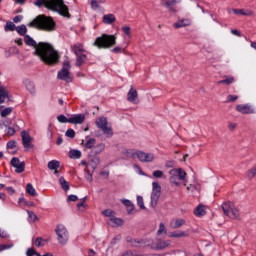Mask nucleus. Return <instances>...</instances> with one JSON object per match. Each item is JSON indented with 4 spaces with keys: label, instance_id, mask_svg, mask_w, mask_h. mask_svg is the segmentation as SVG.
<instances>
[{
    "label": "nucleus",
    "instance_id": "2eb2a0df",
    "mask_svg": "<svg viewBox=\"0 0 256 256\" xmlns=\"http://www.w3.org/2000/svg\"><path fill=\"white\" fill-rule=\"evenodd\" d=\"M11 165L14 167L16 173H23L25 171V162L19 160L17 157L12 158Z\"/></svg>",
    "mask_w": 256,
    "mask_h": 256
},
{
    "label": "nucleus",
    "instance_id": "338daca9",
    "mask_svg": "<svg viewBox=\"0 0 256 256\" xmlns=\"http://www.w3.org/2000/svg\"><path fill=\"white\" fill-rule=\"evenodd\" d=\"M9 121L3 120L0 121V129H3L4 127H8Z\"/></svg>",
    "mask_w": 256,
    "mask_h": 256
},
{
    "label": "nucleus",
    "instance_id": "4be33fe9",
    "mask_svg": "<svg viewBox=\"0 0 256 256\" xmlns=\"http://www.w3.org/2000/svg\"><path fill=\"white\" fill-rule=\"evenodd\" d=\"M89 3L93 11H99V9H101V5H105L107 0H89Z\"/></svg>",
    "mask_w": 256,
    "mask_h": 256
},
{
    "label": "nucleus",
    "instance_id": "79ce46f5",
    "mask_svg": "<svg viewBox=\"0 0 256 256\" xmlns=\"http://www.w3.org/2000/svg\"><path fill=\"white\" fill-rule=\"evenodd\" d=\"M16 31L19 35H25V33H27V26L20 25V26L16 27Z\"/></svg>",
    "mask_w": 256,
    "mask_h": 256
},
{
    "label": "nucleus",
    "instance_id": "1a4fd4ad",
    "mask_svg": "<svg viewBox=\"0 0 256 256\" xmlns=\"http://www.w3.org/2000/svg\"><path fill=\"white\" fill-rule=\"evenodd\" d=\"M69 69H71V63L66 60L63 63L61 71L58 72V79L66 81V83H71L73 81V76H71V72H69Z\"/></svg>",
    "mask_w": 256,
    "mask_h": 256
},
{
    "label": "nucleus",
    "instance_id": "2f4dec72",
    "mask_svg": "<svg viewBox=\"0 0 256 256\" xmlns=\"http://www.w3.org/2000/svg\"><path fill=\"white\" fill-rule=\"evenodd\" d=\"M47 243H49V239H45V238H36L34 245L36 247H45V245H47Z\"/></svg>",
    "mask_w": 256,
    "mask_h": 256
},
{
    "label": "nucleus",
    "instance_id": "72a5a7b5",
    "mask_svg": "<svg viewBox=\"0 0 256 256\" xmlns=\"http://www.w3.org/2000/svg\"><path fill=\"white\" fill-rule=\"evenodd\" d=\"M136 201H137V205L140 209H142L143 211H145V209H147V207H145V200L143 199V196H141V195L136 196Z\"/></svg>",
    "mask_w": 256,
    "mask_h": 256
},
{
    "label": "nucleus",
    "instance_id": "c756f323",
    "mask_svg": "<svg viewBox=\"0 0 256 256\" xmlns=\"http://www.w3.org/2000/svg\"><path fill=\"white\" fill-rule=\"evenodd\" d=\"M9 97V92L0 84V105Z\"/></svg>",
    "mask_w": 256,
    "mask_h": 256
},
{
    "label": "nucleus",
    "instance_id": "58836bf2",
    "mask_svg": "<svg viewBox=\"0 0 256 256\" xmlns=\"http://www.w3.org/2000/svg\"><path fill=\"white\" fill-rule=\"evenodd\" d=\"M152 176L154 179H163L165 178V172H163V170H154Z\"/></svg>",
    "mask_w": 256,
    "mask_h": 256
},
{
    "label": "nucleus",
    "instance_id": "e433bc0d",
    "mask_svg": "<svg viewBox=\"0 0 256 256\" xmlns=\"http://www.w3.org/2000/svg\"><path fill=\"white\" fill-rule=\"evenodd\" d=\"M69 157H70V159H81V151L80 150H70Z\"/></svg>",
    "mask_w": 256,
    "mask_h": 256
},
{
    "label": "nucleus",
    "instance_id": "a19ab883",
    "mask_svg": "<svg viewBox=\"0 0 256 256\" xmlns=\"http://www.w3.org/2000/svg\"><path fill=\"white\" fill-rule=\"evenodd\" d=\"M102 215H104V217H107L108 219H113L115 216V212L111 209H106L102 211Z\"/></svg>",
    "mask_w": 256,
    "mask_h": 256
},
{
    "label": "nucleus",
    "instance_id": "f03ea898",
    "mask_svg": "<svg viewBox=\"0 0 256 256\" xmlns=\"http://www.w3.org/2000/svg\"><path fill=\"white\" fill-rule=\"evenodd\" d=\"M34 5L36 7H46V9L56 11L60 15H63V17H69V8L63 0H36Z\"/></svg>",
    "mask_w": 256,
    "mask_h": 256
},
{
    "label": "nucleus",
    "instance_id": "37998d69",
    "mask_svg": "<svg viewBox=\"0 0 256 256\" xmlns=\"http://www.w3.org/2000/svg\"><path fill=\"white\" fill-rule=\"evenodd\" d=\"M233 81H235V78L227 77L226 79L221 80L218 83H219V85H222V84H224V85H231V83H233Z\"/></svg>",
    "mask_w": 256,
    "mask_h": 256
},
{
    "label": "nucleus",
    "instance_id": "774afa93",
    "mask_svg": "<svg viewBox=\"0 0 256 256\" xmlns=\"http://www.w3.org/2000/svg\"><path fill=\"white\" fill-rule=\"evenodd\" d=\"M0 237L5 238L8 237V234L5 232V230L0 228Z\"/></svg>",
    "mask_w": 256,
    "mask_h": 256
},
{
    "label": "nucleus",
    "instance_id": "f704fd0d",
    "mask_svg": "<svg viewBox=\"0 0 256 256\" xmlns=\"http://www.w3.org/2000/svg\"><path fill=\"white\" fill-rule=\"evenodd\" d=\"M26 192L31 197H35V195H37V190H35V187H33V184H27L26 185Z\"/></svg>",
    "mask_w": 256,
    "mask_h": 256
},
{
    "label": "nucleus",
    "instance_id": "7ed1b4c3",
    "mask_svg": "<svg viewBox=\"0 0 256 256\" xmlns=\"http://www.w3.org/2000/svg\"><path fill=\"white\" fill-rule=\"evenodd\" d=\"M171 187H181L187 179V172L183 168H172L168 172Z\"/></svg>",
    "mask_w": 256,
    "mask_h": 256
},
{
    "label": "nucleus",
    "instance_id": "9b49d317",
    "mask_svg": "<svg viewBox=\"0 0 256 256\" xmlns=\"http://www.w3.org/2000/svg\"><path fill=\"white\" fill-rule=\"evenodd\" d=\"M21 137L24 149H26V151H31V149H33L34 147L33 137H31V135H29V132L27 131H22Z\"/></svg>",
    "mask_w": 256,
    "mask_h": 256
},
{
    "label": "nucleus",
    "instance_id": "69168bd1",
    "mask_svg": "<svg viewBox=\"0 0 256 256\" xmlns=\"http://www.w3.org/2000/svg\"><path fill=\"white\" fill-rule=\"evenodd\" d=\"M78 199L79 197H77V195H69L67 201L75 202V201H78Z\"/></svg>",
    "mask_w": 256,
    "mask_h": 256
},
{
    "label": "nucleus",
    "instance_id": "cd10ccee",
    "mask_svg": "<svg viewBox=\"0 0 256 256\" xmlns=\"http://www.w3.org/2000/svg\"><path fill=\"white\" fill-rule=\"evenodd\" d=\"M102 21L105 25H112V23H115V21H117V18H115V15L113 14H106L103 16Z\"/></svg>",
    "mask_w": 256,
    "mask_h": 256
},
{
    "label": "nucleus",
    "instance_id": "bf43d9fd",
    "mask_svg": "<svg viewBox=\"0 0 256 256\" xmlns=\"http://www.w3.org/2000/svg\"><path fill=\"white\" fill-rule=\"evenodd\" d=\"M66 137H70L71 139H73V137H75V130L73 129H68L66 131Z\"/></svg>",
    "mask_w": 256,
    "mask_h": 256
},
{
    "label": "nucleus",
    "instance_id": "423d86ee",
    "mask_svg": "<svg viewBox=\"0 0 256 256\" xmlns=\"http://www.w3.org/2000/svg\"><path fill=\"white\" fill-rule=\"evenodd\" d=\"M95 126L102 131L105 137H113V127L105 116H101L95 120Z\"/></svg>",
    "mask_w": 256,
    "mask_h": 256
},
{
    "label": "nucleus",
    "instance_id": "de8ad7c7",
    "mask_svg": "<svg viewBox=\"0 0 256 256\" xmlns=\"http://www.w3.org/2000/svg\"><path fill=\"white\" fill-rule=\"evenodd\" d=\"M158 235H167V228H165V224L161 223L158 229Z\"/></svg>",
    "mask_w": 256,
    "mask_h": 256
},
{
    "label": "nucleus",
    "instance_id": "7c9ffc66",
    "mask_svg": "<svg viewBox=\"0 0 256 256\" xmlns=\"http://www.w3.org/2000/svg\"><path fill=\"white\" fill-rule=\"evenodd\" d=\"M185 225V219H174L171 221V227L178 229V227H183Z\"/></svg>",
    "mask_w": 256,
    "mask_h": 256
},
{
    "label": "nucleus",
    "instance_id": "4c0bfd02",
    "mask_svg": "<svg viewBox=\"0 0 256 256\" xmlns=\"http://www.w3.org/2000/svg\"><path fill=\"white\" fill-rule=\"evenodd\" d=\"M103 151H105V143H99L94 147V153L96 155L103 153Z\"/></svg>",
    "mask_w": 256,
    "mask_h": 256
},
{
    "label": "nucleus",
    "instance_id": "aec40b11",
    "mask_svg": "<svg viewBox=\"0 0 256 256\" xmlns=\"http://www.w3.org/2000/svg\"><path fill=\"white\" fill-rule=\"evenodd\" d=\"M47 167L48 169H50V171L54 172V175H59V168L61 167V162L57 160H51L48 162Z\"/></svg>",
    "mask_w": 256,
    "mask_h": 256
},
{
    "label": "nucleus",
    "instance_id": "8fccbe9b",
    "mask_svg": "<svg viewBox=\"0 0 256 256\" xmlns=\"http://www.w3.org/2000/svg\"><path fill=\"white\" fill-rule=\"evenodd\" d=\"M13 243L1 244L0 251H7L8 249H12Z\"/></svg>",
    "mask_w": 256,
    "mask_h": 256
},
{
    "label": "nucleus",
    "instance_id": "a18cd8bd",
    "mask_svg": "<svg viewBox=\"0 0 256 256\" xmlns=\"http://www.w3.org/2000/svg\"><path fill=\"white\" fill-rule=\"evenodd\" d=\"M5 133L9 136L12 137V135H15V128L9 126V122H8V126L5 129Z\"/></svg>",
    "mask_w": 256,
    "mask_h": 256
},
{
    "label": "nucleus",
    "instance_id": "ddd939ff",
    "mask_svg": "<svg viewBox=\"0 0 256 256\" xmlns=\"http://www.w3.org/2000/svg\"><path fill=\"white\" fill-rule=\"evenodd\" d=\"M144 245L146 247H151L152 249H166L171 245V241H160L157 245H153V240L149 239L144 241Z\"/></svg>",
    "mask_w": 256,
    "mask_h": 256
},
{
    "label": "nucleus",
    "instance_id": "393cba45",
    "mask_svg": "<svg viewBox=\"0 0 256 256\" xmlns=\"http://www.w3.org/2000/svg\"><path fill=\"white\" fill-rule=\"evenodd\" d=\"M95 143H97V140H95V138L88 137L86 140H82L81 145L86 149H93V147H95Z\"/></svg>",
    "mask_w": 256,
    "mask_h": 256
},
{
    "label": "nucleus",
    "instance_id": "20e7f679",
    "mask_svg": "<svg viewBox=\"0 0 256 256\" xmlns=\"http://www.w3.org/2000/svg\"><path fill=\"white\" fill-rule=\"evenodd\" d=\"M30 27L43 29V31H53V29H55V22H53V19H51V17L40 15L30 23Z\"/></svg>",
    "mask_w": 256,
    "mask_h": 256
},
{
    "label": "nucleus",
    "instance_id": "864d4df0",
    "mask_svg": "<svg viewBox=\"0 0 256 256\" xmlns=\"http://www.w3.org/2000/svg\"><path fill=\"white\" fill-rule=\"evenodd\" d=\"M122 31L125 34L126 37H131V27L129 26H123Z\"/></svg>",
    "mask_w": 256,
    "mask_h": 256
},
{
    "label": "nucleus",
    "instance_id": "dca6fc26",
    "mask_svg": "<svg viewBox=\"0 0 256 256\" xmlns=\"http://www.w3.org/2000/svg\"><path fill=\"white\" fill-rule=\"evenodd\" d=\"M230 15H244V17H253L255 12L251 9H231L229 10Z\"/></svg>",
    "mask_w": 256,
    "mask_h": 256
},
{
    "label": "nucleus",
    "instance_id": "412c9836",
    "mask_svg": "<svg viewBox=\"0 0 256 256\" xmlns=\"http://www.w3.org/2000/svg\"><path fill=\"white\" fill-rule=\"evenodd\" d=\"M87 197L82 198L79 203H77L76 208L78 213H85L87 209H89V205L87 204Z\"/></svg>",
    "mask_w": 256,
    "mask_h": 256
},
{
    "label": "nucleus",
    "instance_id": "49530a36",
    "mask_svg": "<svg viewBox=\"0 0 256 256\" xmlns=\"http://www.w3.org/2000/svg\"><path fill=\"white\" fill-rule=\"evenodd\" d=\"M17 29V26L13 22H7L5 26V31H15Z\"/></svg>",
    "mask_w": 256,
    "mask_h": 256
},
{
    "label": "nucleus",
    "instance_id": "9d476101",
    "mask_svg": "<svg viewBox=\"0 0 256 256\" xmlns=\"http://www.w3.org/2000/svg\"><path fill=\"white\" fill-rule=\"evenodd\" d=\"M159 197H161V184H159V182L157 181H153L152 190L150 194L152 207H156L157 202L159 201Z\"/></svg>",
    "mask_w": 256,
    "mask_h": 256
},
{
    "label": "nucleus",
    "instance_id": "bb28decb",
    "mask_svg": "<svg viewBox=\"0 0 256 256\" xmlns=\"http://www.w3.org/2000/svg\"><path fill=\"white\" fill-rule=\"evenodd\" d=\"M206 213H207V207H205L204 205H198L194 209V215L196 217H203L204 215H206Z\"/></svg>",
    "mask_w": 256,
    "mask_h": 256
},
{
    "label": "nucleus",
    "instance_id": "4468645a",
    "mask_svg": "<svg viewBox=\"0 0 256 256\" xmlns=\"http://www.w3.org/2000/svg\"><path fill=\"white\" fill-rule=\"evenodd\" d=\"M22 83L27 91L30 92L31 95H35L37 93V87L35 86V82L29 78H24Z\"/></svg>",
    "mask_w": 256,
    "mask_h": 256
},
{
    "label": "nucleus",
    "instance_id": "f257e3e1",
    "mask_svg": "<svg viewBox=\"0 0 256 256\" xmlns=\"http://www.w3.org/2000/svg\"><path fill=\"white\" fill-rule=\"evenodd\" d=\"M24 42L29 47H34L35 55H37V57H39L44 63L53 65V63H57V61H59V54L51 44L43 42L37 44V42H35L29 35L24 36Z\"/></svg>",
    "mask_w": 256,
    "mask_h": 256
},
{
    "label": "nucleus",
    "instance_id": "a211bd4d",
    "mask_svg": "<svg viewBox=\"0 0 256 256\" xmlns=\"http://www.w3.org/2000/svg\"><path fill=\"white\" fill-rule=\"evenodd\" d=\"M189 235V230H175L168 233V237L172 239H183Z\"/></svg>",
    "mask_w": 256,
    "mask_h": 256
},
{
    "label": "nucleus",
    "instance_id": "4d7b16f0",
    "mask_svg": "<svg viewBox=\"0 0 256 256\" xmlns=\"http://www.w3.org/2000/svg\"><path fill=\"white\" fill-rule=\"evenodd\" d=\"M113 53H123L125 52V48L121 47V46H116L115 48H113L111 50Z\"/></svg>",
    "mask_w": 256,
    "mask_h": 256
},
{
    "label": "nucleus",
    "instance_id": "6ab92c4d",
    "mask_svg": "<svg viewBox=\"0 0 256 256\" xmlns=\"http://www.w3.org/2000/svg\"><path fill=\"white\" fill-rule=\"evenodd\" d=\"M85 122V115L83 114H74L70 118H68V123H72L73 125H81V123Z\"/></svg>",
    "mask_w": 256,
    "mask_h": 256
},
{
    "label": "nucleus",
    "instance_id": "6e6d98bb",
    "mask_svg": "<svg viewBox=\"0 0 256 256\" xmlns=\"http://www.w3.org/2000/svg\"><path fill=\"white\" fill-rule=\"evenodd\" d=\"M57 121L59 123H69V118H66L65 115H59Z\"/></svg>",
    "mask_w": 256,
    "mask_h": 256
},
{
    "label": "nucleus",
    "instance_id": "39448f33",
    "mask_svg": "<svg viewBox=\"0 0 256 256\" xmlns=\"http://www.w3.org/2000/svg\"><path fill=\"white\" fill-rule=\"evenodd\" d=\"M117 43V37L115 35L102 34L96 38L93 45L98 49H111Z\"/></svg>",
    "mask_w": 256,
    "mask_h": 256
},
{
    "label": "nucleus",
    "instance_id": "5fc2aeb1",
    "mask_svg": "<svg viewBox=\"0 0 256 256\" xmlns=\"http://www.w3.org/2000/svg\"><path fill=\"white\" fill-rule=\"evenodd\" d=\"M26 255L27 256H37V255H39V253H37V251H35V249H33V248H28L26 251Z\"/></svg>",
    "mask_w": 256,
    "mask_h": 256
},
{
    "label": "nucleus",
    "instance_id": "09e8293b",
    "mask_svg": "<svg viewBox=\"0 0 256 256\" xmlns=\"http://www.w3.org/2000/svg\"><path fill=\"white\" fill-rule=\"evenodd\" d=\"M13 113V108H5L0 112L1 117H7V115H11Z\"/></svg>",
    "mask_w": 256,
    "mask_h": 256
},
{
    "label": "nucleus",
    "instance_id": "680f3d73",
    "mask_svg": "<svg viewBox=\"0 0 256 256\" xmlns=\"http://www.w3.org/2000/svg\"><path fill=\"white\" fill-rule=\"evenodd\" d=\"M7 147L9 148V149H15V147H17V142H15V141H9L8 143H7Z\"/></svg>",
    "mask_w": 256,
    "mask_h": 256
},
{
    "label": "nucleus",
    "instance_id": "052dcab7",
    "mask_svg": "<svg viewBox=\"0 0 256 256\" xmlns=\"http://www.w3.org/2000/svg\"><path fill=\"white\" fill-rule=\"evenodd\" d=\"M22 207H35V204L32 201L24 200Z\"/></svg>",
    "mask_w": 256,
    "mask_h": 256
},
{
    "label": "nucleus",
    "instance_id": "c03bdc74",
    "mask_svg": "<svg viewBox=\"0 0 256 256\" xmlns=\"http://www.w3.org/2000/svg\"><path fill=\"white\" fill-rule=\"evenodd\" d=\"M256 176V166L247 171L248 179H253Z\"/></svg>",
    "mask_w": 256,
    "mask_h": 256
},
{
    "label": "nucleus",
    "instance_id": "b1692460",
    "mask_svg": "<svg viewBox=\"0 0 256 256\" xmlns=\"http://www.w3.org/2000/svg\"><path fill=\"white\" fill-rule=\"evenodd\" d=\"M124 223L125 221H123V219L117 218L116 216L108 219V225H110L111 227H121Z\"/></svg>",
    "mask_w": 256,
    "mask_h": 256
},
{
    "label": "nucleus",
    "instance_id": "a878e982",
    "mask_svg": "<svg viewBox=\"0 0 256 256\" xmlns=\"http://www.w3.org/2000/svg\"><path fill=\"white\" fill-rule=\"evenodd\" d=\"M139 153V150L134 149H126L122 152V155L124 157H128L129 159H137V155Z\"/></svg>",
    "mask_w": 256,
    "mask_h": 256
},
{
    "label": "nucleus",
    "instance_id": "c9c22d12",
    "mask_svg": "<svg viewBox=\"0 0 256 256\" xmlns=\"http://www.w3.org/2000/svg\"><path fill=\"white\" fill-rule=\"evenodd\" d=\"M87 61V56L85 54H78L76 59V65L81 67V65Z\"/></svg>",
    "mask_w": 256,
    "mask_h": 256
},
{
    "label": "nucleus",
    "instance_id": "3c124183",
    "mask_svg": "<svg viewBox=\"0 0 256 256\" xmlns=\"http://www.w3.org/2000/svg\"><path fill=\"white\" fill-rule=\"evenodd\" d=\"M29 219L32 221V223H35L39 218L37 217V214L35 212L28 211Z\"/></svg>",
    "mask_w": 256,
    "mask_h": 256
},
{
    "label": "nucleus",
    "instance_id": "ea45409f",
    "mask_svg": "<svg viewBox=\"0 0 256 256\" xmlns=\"http://www.w3.org/2000/svg\"><path fill=\"white\" fill-rule=\"evenodd\" d=\"M59 183H60L63 191H68L69 190V182H67V180H65L64 177L59 178Z\"/></svg>",
    "mask_w": 256,
    "mask_h": 256
},
{
    "label": "nucleus",
    "instance_id": "13d9d810",
    "mask_svg": "<svg viewBox=\"0 0 256 256\" xmlns=\"http://www.w3.org/2000/svg\"><path fill=\"white\" fill-rule=\"evenodd\" d=\"M165 167L166 169H173V167H175V161H172V160L166 161Z\"/></svg>",
    "mask_w": 256,
    "mask_h": 256
},
{
    "label": "nucleus",
    "instance_id": "5701e85b",
    "mask_svg": "<svg viewBox=\"0 0 256 256\" xmlns=\"http://www.w3.org/2000/svg\"><path fill=\"white\" fill-rule=\"evenodd\" d=\"M127 99L130 103H134V104L139 103L137 90H135L134 88H131L130 91L128 92Z\"/></svg>",
    "mask_w": 256,
    "mask_h": 256
},
{
    "label": "nucleus",
    "instance_id": "0eeeda50",
    "mask_svg": "<svg viewBox=\"0 0 256 256\" xmlns=\"http://www.w3.org/2000/svg\"><path fill=\"white\" fill-rule=\"evenodd\" d=\"M57 241L59 245H65L69 241V230L63 224H58L55 228Z\"/></svg>",
    "mask_w": 256,
    "mask_h": 256
},
{
    "label": "nucleus",
    "instance_id": "6e6552de",
    "mask_svg": "<svg viewBox=\"0 0 256 256\" xmlns=\"http://www.w3.org/2000/svg\"><path fill=\"white\" fill-rule=\"evenodd\" d=\"M222 210L224 215L230 219H239V210L232 202L223 203Z\"/></svg>",
    "mask_w": 256,
    "mask_h": 256
},
{
    "label": "nucleus",
    "instance_id": "473e14b6",
    "mask_svg": "<svg viewBox=\"0 0 256 256\" xmlns=\"http://www.w3.org/2000/svg\"><path fill=\"white\" fill-rule=\"evenodd\" d=\"M72 51L75 53V55H81V53H83L84 49H83V44L81 43H76L73 47H72Z\"/></svg>",
    "mask_w": 256,
    "mask_h": 256
},
{
    "label": "nucleus",
    "instance_id": "0e129e2a",
    "mask_svg": "<svg viewBox=\"0 0 256 256\" xmlns=\"http://www.w3.org/2000/svg\"><path fill=\"white\" fill-rule=\"evenodd\" d=\"M136 172L138 173V175H142L143 177H147V174H145V172H143V169H141V167L136 166Z\"/></svg>",
    "mask_w": 256,
    "mask_h": 256
},
{
    "label": "nucleus",
    "instance_id": "f8f14e48",
    "mask_svg": "<svg viewBox=\"0 0 256 256\" xmlns=\"http://www.w3.org/2000/svg\"><path fill=\"white\" fill-rule=\"evenodd\" d=\"M137 159L141 163H153L155 161V154L138 150Z\"/></svg>",
    "mask_w": 256,
    "mask_h": 256
},
{
    "label": "nucleus",
    "instance_id": "c85d7f7f",
    "mask_svg": "<svg viewBox=\"0 0 256 256\" xmlns=\"http://www.w3.org/2000/svg\"><path fill=\"white\" fill-rule=\"evenodd\" d=\"M189 25H191L190 19H182V20H178L176 23H174L175 29H179L181 27H189Z\"/></svg>",
    "mask_w": 256,
    "mask_h": 256
},
{
    "label": "nucleus",
    "instance_id": "603ef678",
    "mask_svg": "<svg viewBox=\"0 0 256 256\" xmlns=\"http://www.w3.org/2000/svg\"><path fill=\"white\" fill-rule=\"evenodd\" d=\"M162 2L168 7H171V5H177V3H179V0H162Z\"/></svg>",
    "mask_w": 256,
    "mask_h": 256
},
{
    "label": "nucleus",
    "instance_id": "e2e57ef3",
    "mask_svg": "<svg viewBox=\"0 0 256 256\" xmlns=\"http://www.w3.org/2000/svg\"><path fill=\"white\" fill-rule=\"evenodd\" d=\"M121 202L123 203V205H125L127 208L131 207V205H133V203L128 200V199H122Z\"/></svg>",
    "mask_w": 256,
    "mask_h": 256
},
{
    "label": "nucleus",
    "instance_id": "f3484780",
    "mask_svg": "<svg viewBox=\"0 0 256 256\" xmlns=\"http://www.w3.org/2000/svg\"><path fill=\"white\" fill-rule=\"evenodd\" d=\"M236 111L238 113H242L243 115H249L251 113H255V109L251 107L249 104H239L236 106Z\"/></svg>",
    "mask_w": 256,
    "mask_h": 256
}]
</instances>
